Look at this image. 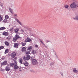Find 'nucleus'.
<instances>
[{
  "mask_svg": "<svg viewBox=\"0 0 78 78\" xmlns=\"http://www.w3.org/2000/svg\"><path fill=\"white\" fill-rule=\"evenodd\" d=\"M35 48H38V45H36L35 46Z\"/></svg>",
  "mask_w": 78,
  "mask_h": 78,
  "instance_id": "37998d69",
  "label": "nucleus"
},
{
  "mask_svg": "<svg viewBox=\"0 0 78 78\" xmlns=\"http://www.w3.org/2000/svg\"><path fill=\"white\" fill-rule=\"evenodd\" d=\"M40 41L41 42V43L44 46V47L46 48H47V49H48V45L47 46L46 45H45V44H44V42L42 41V40H40Z\"/></svg>",
  "mask_w": 78,
  "mask_h": 78,
  "instance_id": "f03ea898",
  "label": "nucleus"
},
{
  "mask_svg": "<svg viewBox=\"0 0 78 78\" xmlns=\"http://www.w3.org/2000/svg\"><path fill=\"white\" fill-rule=\"evenodd\" d=\"M75 18L76 20H78V16H76Z\"/></svg>",
  "mask_w": 78,
  "mask_h": 78,
  "instance_id": "58836bf2",
  "label": "nucleus"
},
{
  "mask_svg": "<svg viewBox=\"0 0 78 78\" xmlns=\"http://www.w3.org/2000/svg\"><path fill=\"white\" fill-rule=\"evenodd\" d=\"M26 59H27V60H28L30 59V56L29 55H27V56L26 57Z\"/></svg>",
  "mask_w": 78,
  "mask_h": 78,
  "instance_id": "4be33fe9",
  "label": "nucleus"
},
{
  "mask_svg": "<svg viewBox=\"0 0 78 78\" xmlns=\"http://www.w3.org/2000/svg\"><path fill=\"white\" fill-rule=\"evenodd\" d=\"M9 66L10 67H13L14 66V64L13 63H10V64Z\"/></svg>",
  "mask_w": 78,
  "mask_h": 78,
  "instance_id": "bb28decb",
  "label": "nucleus"
},
{
  "mask_svg": "<svg viewBox=\"0 0 78 78\" xmlns=\"http://www.w3.org/2000/svg\"><path fill=\"white\" fill-rule=\"evenodd\" d=\"M14 68L15 70H17L19 69V67L17 66V65H15L14 66Z\"/></svg>",
  "mask_w": 78,
  "mask_h": 78,
  "instance_id": "1a4fd4ad",
  "label": "nucleus"
},
{
  "mask_svg": "<svg viewBox=\"0 0 78 78\" xmlns=\"http://www.w3.org/2000/svg\"><path fill=\"white\" fill-rule=\"evenodd\" d=\"M26 54H27V55H29L30 53V51H27L26 52Z\"/></svg>",
  "mask_w": 78,
  "mask_h": 78,
  "instance_id": "7c9ffc66",
  "label": "nucleus"
},
{
  "mask_svg": "<svg viewBox=\"0 0 78 78\" xmlns=\"http://www.w3.org/2000/svg\"><path fill=\"white\" fill-rule=\"evenodd\" d=\"M4 48V47L3 46H0V50H2V49H3Z\"/></svg>",
  "mask_w": 78,
  "mask_h": 78,
  "instance_id": "c9c22d12",
  "label": "nucleus"
},
{
  "mask_svg": "<svg viewBox=\"0 0 78 78\" xmlns=\"http://www.w3.org/2000/svg\"><path fill=\"white\" fill-rule=\"evenodd\" d=\"M17 40V39L15 37L13 38V42H16Z\"/></svg>",
  "mask_w": 78,
  "mask_h": 78,
  "instance_id": "b1692460",
  "label": "nucleus"
},
{
  "mask_svg": "<svg viewBox=\"0 0 78 78\" xmlns=\"http://www.w3.org/2000/svg\"><path fill=\"white\" fill-rule=\"evenodd\" d=\"M2 34L4 36H8L9 33L8 32H4Z\"/></svg>",
  "mask_w": 78,
  "mask_h": 78,
  "instance_id": "ddd939ff",
  "label": "nucleus"
},
{
  "mask_svg": "<svg viewBox=\"0 0 78 78\" xmlns=\"http://www.w3.org/2000/svg\"><path fill=\"white\" fill-rule=\"evenodd\" d=\"M20 32H22V33H24V30L21 29L20 30Z\"/></svg>",
  "mask_w": 78,
  "mask_h": 78,
  "instance_id": "4c0bfd02",
  "label": "nucleus"
},
{
  "mask_svg": "<svg viewBox=\"0 0 78 78\" xmlns=\"http://www.w3.org/2000/svg\"><path fill=\"white\" fill-rule=\"evenodd\" d=\"M31 41V39H30V38L27 37L25 40V42H30Z\"/></svg>",
  "mask_w": 78,
  "mask_h": 78,
  "instance_id": "39448f33",
  "label": "nucleus"
},
{
  "mask_svg": "<svg viewBox=\"0 0 78 78\" xmlns=\"http://www.w3.org/2000/svg\"><path fill=\"white\" fill-rule=\"evenodd\" d=\"M9 10L10 12L11 13V14H14V11L12 9H11V8H9Z\"/></svg>",
  "mask_w": 78,
  "mask_h": 78,
  "instance_id": "9d476101",
  "label": "nucleus"
},
{
  "mask_svg": "<svg viewBox=\"0 0 78 78\" xmlns=\"http://www.w3.org/2000/svg\"><path fill=\"white\" fill-rule=\"evenodd\" d=\"M18 46H19V43H15L14 44V47L15 48H18Z\"/></svg>",
  "mask_w": 78,
  "mask_h": 78,
  "instance_id": "6e6552de",
  "label": "nucleus"
},
{
  "mask_svg": "<svg viewBox=\"0 0 78 78\" xmlns=\"http://www.w3.org/2000/svg\"><path fill=\"white\" fill-rule=\"evenodd\" d=\"M0 5L2 6V7H3V4L2 3H0Z\"/></svg>",
  "mask_w": 78,
  "mask_h": 78,
  "instance_id": "72a5a7b5",
  "label": "nucleus"
},
{
  "mask_svg": "<svg viewBox=\"0 0 78 78\" xmlns=\"http://www.w3.org/2000/svg\"><path fill=\"white\" fill-rule=\"evenodd\" d=\"M23 64L25 66H28L29 63L28 62L25 61L23 62Z\"/></svg>",
  "mask_w": 78,
  "mask_h": 78,
  "instance_id": "0eeeda50",
  "label": "nucleus"
},
{
  "mask_svg": "<svg viewBox=\"0 0 78 78\" xmlns=\"http://www.w3.org/2000/svg\"><path fill=\"white\" fill-rule=\"evenodd\" d=\"M3 17H1L0 18V22H1L2 20H3Z\"/></svg>",
  "mask_w": 78,
  "mask_h": 78,
  "instance_id": "e433bc0d",
  "label": "nucleus"
},
{
  "mask_svg": "<svg viewBox=\"0 0 78 78\" xmlns=\"http://www.w3.org/2000/svg\"><path fill=\"white\" fill-rule=\"evenodd\" d=\"M73 72H74V73H78V70H76V69L75 68H74L73 69Z\"/></svg>",
  "mask_w": 78,
  "mask_h": 78,
  "instance_id": "4468645a",
  "label": "nucleus"
},
{
  "mask_svg": "<svg viewBox=\"0 0 78 78\" xmlns=\"http://www.w3.org/2000/svg\"><path fill=\"white\" fill-rule=\"evenodd\" d=\"M13 64L14 65H17V61H14Z\"/></svg>",
  "mask_w": 78,
  "mask_h": 78,
  "instance_id": "a878e982",
  "label": "nucleus"
},
{
  "mask_svg": "<svg viewBox=\"0 0 78 78\" xmlns=\"http://www.w3.org/2000/svg\"><path fill=\"white\" fill-rule=\"evenodd\" d=\"M4 21L6 23V22H8V20H7V19H5V20H4Z\"/></svg>",
  "mask_w": 78,
  "mask_h": 78,
  "instance_id": "f704fd0d",
  "label": "nucleus"
},
{
  "mask_svg": "<svg viewBox=\"0 0 78 78\" xmlns=\"http://www.w3.org/2000/svg\"><path fill=\"white\" fill-rule=\"evenodd\" d=\"M11 57L14 58V57H15V56H16V53L15 52H13L11 54Z\"/></svg>",
  "mask_w": 78,
  "mask_h": 78,
  "instance_id": "20e7f679",
  "label": "nucleus"
},
{
  "mask_svg": "<svg viewBox=\"0 0 78 78\" xmlns=\"http://www.w3.org/2000/svg\"><path fill=\"white\" fill-rule=\"evenodd\" d=\"M48 41H46V43H48Z\"/></svg>",
  "mask_w": 78,
  "mask_h": 78,
  "instance_id": "de8ad7c7",
  "label": "nucleus"
},
{
  "mask_svg": "<svg viewBox=\"0 0 78 78\" xmlns=\"http://www.w3.org/2000/svg\"><path fill=\"white\" fill-rule=\"evenodd\" d=\"M50 58H47V60H50Z\"/></svg>",
  "mask_w": 78,
  "mask_h": 78,
  "instance_id": "a18cd8bd",
  "label": "nucleus"
},
{
  "mask_svg": "<svg viewBox=\"0 0 78 78\" xmlns=\"http://www.w3.org/2000/svg\"><path fill=\"white\" fill-rule=\"evenodd\" d=\"M77 7H78V5L76 3H73L70 5V7L72 9H75Z\"/></svg>",
  "mask_w": 78,
  "mask_h": 78,
  "instance_id": "f257e3e1",
  "label": "nucleus"
},
{
  "mask_svg": "<svg viewBox=\"0 0 78 78\" xmlns=\"http://www.w3.org/2000/svg\"><path fill=\"white\" fill-rule=\"evenodd\" d=\"M26 50H27V48L25 47H23L22 48V51H26Z\"/></svg>",
  "mask_w": 78,
  "mask_h": 78,
  "instance_id": "f3484780",
  "label": "nucleus"
},
{
  "mask_svg": "<svg viewBox=\"0 0 78 78\" xmlns=\"http://www.w3.org/2000/svg\"><path fill=\"white\" fill-rule=\"evenodd\" d=\"M5 70L6 71H9L10 70V68L9 67L7 66L5 68Z\"/></svg>",
  "mask_w": 78,
  "mask_h": 78,
  "instance_id": "2eb2a0df",
  "label": "nucleus"
},
{
  "mask_svg": "<svg viewBox=\"0 0 78 78\" xmlns=\"http://www.w3.org/2000/svg\"><path fill=\"white\" fill-rule=\"evenodd\" d=\"M64 7L66 9H68V8H69V5H65L64 6Z\"/></svg>",
  "mask_w": 78,
  "mask_h": 78,
  "instance_id": "393cba45",
  "label": "nucleus"
},
{
  "mask_svg": "<svg viewBox=\"0 0 78 78\" xmlns=\"http://www.w3.org/2000/svg\"><path fill=\"white\" fill-rule=\"evenodd\" d=\"M7 64V61H4V62H2V66H5V65H6Z\"/></svg>",
  "mask_w": 78,
  "mask_h": 78,
  "instance_id": "f8f14e48",
  "label": "nucleus"
},
{
  "mask_svg": "<svg viewBox=\"0 0 78 78\" xmlns=\"http://www.w3.org/2000/svg\"><path fill=\"white\" fill-rule=\"evenodd\" d=\"M17 57H15L13 59V61H16V60H17Z\"/></svg>",
  "mask_w": 78,
  "mask_h": 78,
  "instance_id": "c85d7f7f",
  "label": "nucleus"
},
{
  "mask_svg": "<svg viewBox=\"0 0 78 78\" xmlns=\"http://www.w3.org/2000/svg\"><path fill=\"white\" fill-rule=\"evenodd\" d=\"M5 19H9V16L8 15H6L5 16Z\"/></svg>",
  "mask_w": 78,
  "mask_h": 78,
  "instance_id": "c756f323",
  "label": "nucleus"
},
{
  "mask_svg": "<svg viewBox=\"0 0 78 78\" xmlns=\"http://www.w3.org/2000/svg\"><path fill=\"white\" fill-rule=\"evenodd\" d=\"M21 44L22 45V46H25V45H26V43H22Z\"/></svg>",
  "mask_w": 78,
  "mask_h": 78,
  "instance_id": "cd10ccee",
  "label": "nucleus"
},
{
  "mask_svg": "<svg viewBox=\"0 0 78 78\" xmlns=\"http://www.w3.org/2000/svg\"><path fill=\"white\" fill-rule=\"evenodd\" d=\"M6 39H10V37H8L6 38Z\"/></svg>",
  "mask_w": 78,
  "mask_h": 78,
  "instance_id": "c03bdc74",
  "label": "nucleus"
},
{
  "mask_svg": "<svg viewBox=\"0 0 78 78\" xmlns=\"http://www.w3.org/2000/svg\"><path fill=\"white\" fill-rule=\"evenodd\" d=\"M32 53L33 54H35L36 53V51L34 50L32 51Z\"/></svg>",
  "mask_w": 78,
  "mask_h": 78,
  "instance_id": "2f4dec72",
  "label": "nucleus"
},
{
  "mask_svg": "<svg viewBox=\"0 0 78 78\" xmlns=\"http://www.w3.org/2000/svg\"><path fill=\"white\" fill-rule=\"evenodd\" d=\"M23 62V60H22V58H20L19 59V62L20 64H22V62Z\"/></svg>",
  "mask_w": 78,
  "mask_h": 78,
  "instance_id": "dca6fc26",
  "label": "nucleus"
},
{
  "mask_svg": "<svg viewBox=\"0 0 78 78\" xmlns=\"http://www.w3.org/2000/svg\"><path fill=\"white\" fill-rule=\"evenodd\" d=\"M14 15L15 16H17V14H15Z\"/></svg>",
  "mask_w": 78,
  "mask_h": 78,
  "instance_id": "49530a36",
  "label": "nucleus"
},
{
  "mask_svg": "<svg viewBox=\"0 0 78 78\" xmlns=\"http://www.w3.org/2000/svg\"><path fill=\"white\" fill-rule=\"evenodd\" d=\"M32 64L34 65H36L37 64V61L36 59H33L32 61Z\"/></svg>",
  "mask_w": 78,
  "mask_h": 78,
  "instance_id": "7ed1b4c3",
  "label": "nucleus"
},
{
  "mask_svg": "<svg viewBox=\"0 0 78 78\" xmlns=\"http://www.w3.org/2000/svg\"><path fill=\"white\" fill-rule=\"evenodd\" d=\"M5 27H0V31L3 30H5Z\"/></svg>",
  "mask_w": 78,
  "mask_h": 78,
  "instance_id": "a211bd4d",
  "label": "nucleus"
},
{
  "mask_svg": "<svg viewBox=\"0 0 78 78\" xmlns=\"http://www.w3.org/2000/svg\"><path fill=\"white\" fill-rule=\"evenodd\" d=\"M23 60H24V61H27V58H25V57L23 58Z\"/></svg>",
  "mask_w": 78,
  "mask_h": 78,
  "instance_id": "473e14b6",
  "label": "nucleus"
},
{
  "mask_svg": "<svg viewBox=\"0 0 78 78\" xmlns=\"http://www.w3.org/2000/svg\"><path fill=\"white\" fill-rule=\"evenodd\" d=\"M16 20L18 23H19L20 24V25H21V26H22V25H23L21 23V22H20V21H19V20H18V19H16Z\"/></svg>",
  "mask_w": 78,
  "mask_h": 78,
  "instance_id": "9b49d317",
  "label": "nucleus"
},
{
  "mask_svg": "<svg viewBox=\"0 0 78 78\" xmlns=\"http://www.w3.org/2000/svg\"><path fill=\"white\" fill-rule=\"evenodd\" d=\"M60 74L61 75H62V76H63V73H62V72H60Z\"/></svg>",
  "mask_w": 78,
  "mask_h": 78,
  "instance_id": "79ce46f5",
  "label": "nucleus"
},
{
  "mask_svg": "<svg viewBox=\"0 0 78 78\" xmlns=\"http://www.w3.org/2000/svg\"><path fill=\"white\" fill-rule=\"evenodd\" d=\"M5 44L6 45H7V46H8L9 45V43L7 41H5Z\"/></svg>",
  "mask_w": 78,
  "mask_h": 78,
  "instance_id": "412c9836",
  "label": "nucleus"
},
{
  "mask_svg": "<svg viewBox=\"0 0 78 78\" xmlns=\"http://www.w3.org/2000/svg\"><path fill=\"white\" fill-rule=\"evenodd\" d=\"M9 52V50H8V49H7L5 50V54H6V53H8Z\"/></svg>",
  "mask_w": 78,
  "mask_h": 78,
  "instance_id": "5701e85b",
  "label": "nucleus"
},
{
  "mask_svg": "<svg viewBox=\"0 0 78 78\" xmlns=\"http://www.w3.org/2000/svg\"><path fill=\"white\" fill-rule=\"evenodd\" d=\"M1 15L0 14V17H1Z\"/></svg>",
  "mask_w": 78,
  "mask_h": 78,
  "instance_id": "09e8293b",
  "label": "nucleus"
},
{
  "mask_svg": "<svg viewBox=\"0 0 78 78\" xmlns=\"http://www.w3.org/2000/svg\"><path fill=\"white\" fill-rule=\"evenodd\" d=\"M32 49V46H30L28 47V48L27 49L28 50H31Z\"/></svg>",
  "mask_w": 78,
  "mask_h": 78,
  "instance_id": "aec40b11",
  "label": "nucleus"
},
{
  "mask_svg": "<svg viewBox=\"0 0 78 78\" xmlns=\"http://www.w3.org/2000/svg\"><path fill=\"white\" fill-rule=\"evenodd\" d=\"M51 65H53V64H54V62H52L50 63Z\"/></svg>",
  "mask_w": 78,
  "mask_h": 78,
  "instance_id": "a19ab883",
  "label": "nucleus"
},
{
  "mask_svg": "<svg viewBox=\"0 0 78 78\" xmlns=\"http://www.w3.org/2000/svg\"><path fill=\"white\" fill-rule=\"evenodd\" d=\"M14 31L15 33H16V34H17L18 33V32H19V29L18 28H16L14 29Z\"/></svg>",
  "mask_w": 78,
  "mask_h": 78,
  "instance_id": "423d86ee",
  "label": "nucleus"
},
{
  "mask_svg": "<svg viewBox=\"0 0 78 78\" xmlns=\"http://www.w3.org/2000/svg\"><path fill=\"white\" fill-rule=\"evenodd\" d=\"M13 28H11L10 29V31H13Z\"/></svg>",
  "mask_w": 78,
  "mask_h": 78,
  "instance_id": "ea45409f",
  "label": "nucleus"
},
{
  "mask_svg": "<svg viewBox=\"0 0 78 78\" xmlns=\"http://www.w3.org/2000/svg\"><path fill=\"white\" fill-rule=\"evenodd\" d=\"M15 37L16 39H19V38H20V37L19 36V35L17 34H16V35Z\"/></svg>",
  "mask_w": 78,
  "mask_h": 78,
  "instance_id": "6ab92c4d",
  "label": "nucleus"
}]
</instances>
